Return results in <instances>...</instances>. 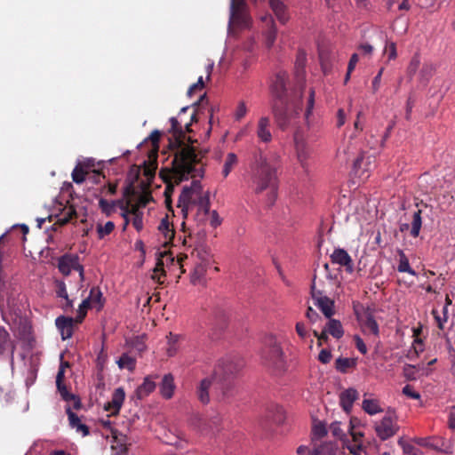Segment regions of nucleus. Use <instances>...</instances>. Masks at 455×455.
<instances>
[{
	"instance_id": "17",
	"label": "nucleus",
	"mask_w": 455,
	"mask_h": 455,
	"mask_svg": "<svg viewBox=\"0 0 455 455\" xmlns=\"http://www.w3.org/2000/svg\"><path fill=\"white\" fill-rule=\"evenodd\" d=\"M358 398V392L355 388H347L340 393L339 403L346 412H349L354 402Z\"/></svg>"
},
{
	"instance_id": "1",
	"label": "nucleus",
	"mask_w": 455,
	"mask_h": 455,
	"mask_svg": "<svg viewBox=\"0 0 455 455\" xmlns=\"http://www.w3.org/2000/svg\"><path fill=\"white\" fill-rule=\"evenodd\" d=\"M189 108L184 107L179 113L178 120L176 117L170 119L171 129L169 132L172 134L174 139L173 146L175 147L174 157L172 162L171 170H162L160 176L165 183L180 184L183 180L191 178L204 176V168L201 160L206 155L207 151H196V148L190 145H186L185 140L192 143L190 137L186 136V133L192 132L191 125L196 122V113L190 116V121L182 125V116L188 111Z\"/></svg>"
},
{
	"instance_id": "27",
	"label": "nucleus",
	"mask_w": 455,
	"mask_h": 455,
	"mask_svg": "<svg viewBox=\"0 0 455 455\" xmlns=\"http://www.w3.org/2000/svg\"><path fill=\"white\" fill-rule=\"evenodd\" d=\"M356 360L354 358L339 357L335 361V369L341 373H347L350 369L355 368Z\"/></svg>"
},
{
	"instance_id": "3",
	"label": "nucleus",
	"mask_w": 455,
	"mask_h": 455,
	"mask_svg": "<svg viewBox=\"0 0 455 455\" xmlns=\"http://www.w3.org/2000/svg\"><path fill=\"white\" fill-rule=\"evenodd\" d=\"M243 366L244 362L239 356H228L219 363L212 379L220 385L223 397L233 395L234 379Z\"/></svg>"
},
{
	"instance_id": "7",
	"label": "nucleus",
	"mask_w": 455,
	"mask_h": 455,
	"mask_svg": "<svg viewBox=\"0 0 455 455\" xmlns=\"http://www.w3.org/2000/svg\"><path fill=\"white\" fill-rule=\"evenodd\" d=\"M195 259V267L191 275V282L193 283H200L203 282L205 273L214 262L211 251L205 246L200 245L195 248L191 253Z\"/></svg>"
},
{
	"instance_id": "52",
	"label": "nucleus",
	"mask_w": 455,
	"mask_h": 455,
	"mask_svg": "<svg viewBox=\"0 0 455 455\" xmlns=\"http://www.w3.org/2000/svg\"><path fill=\"white\" fill-rule=\"evenodd\" d=\"M403 394L409 398L419 400L420 399V394L414 390L411 385H406L403 388Z\"/></svg>"
},
{
	"instance_id": "6",
	"label": "nucleus",
	"mask_w": 455,
	"mask_h": 455,
	"mask_svg": "<svg viewBox=\"0 0 455 455\" xmlns=\"http://www.w3.org/2000/svg\"><path fill=\"white\" fill-rule=\"evenodd\" d=\"M263 363L277 371L284 368V356L280 343L273 335H267L264 339V346L261 351Z\"/></svg>"
},
{
	"instance_id": "15",
	"label": "nucleus",
	"mask_w": 455,
	"mask_h": 455,
	"mask_svg": "<svg viewBox=\"0 0 455 455\" xmlns=\"http://www.w3.org/2000/svg\"><path fill=\"white\" fill-rule=\"evenodd\" d=\"M74 320L72 317L59 316L55 320V324L60 331L62 339H67L72 337Z\"/></svg>"
},
{
	"instance_id": "16",
	"label": "nucleus",
	"mask_w": 455,
	"mask_h": 455,
	"mask_svg": "<svg viewBox=\"0 0 455 455\" xmlns=\"http://www.w3.org/2000/svg\"><path fill=\"white\" fill-rule=\"evenodd\" d=\"M79 259V256L77 254H64L58 260V268L60 272L64 275H68L73 268L75 267V264H76V260Z\"/></svg>"
},
{
	"instance_id": "37",
	"label": "nucleus",
	"mask_w": 455,
	"mask_h": 455,
	"mask_svg": "<svg viewBox=\"0 0 455 455\" xmlns=\"http://www.w3.org/2000/svg\"><path fill=\"white\" fill-rule=\"evenodd\" d=\"M422 225L421 210L414 212L411 221V235L413 237H417L419 235V231Z\"/></svg>"
},
{
	"instance_id": "23",
	"label": "nucleus",
	"mask_w": 455,
	"mask_h": 455,
	"mask_svg": "<svg viewBox=\"0 0 455 455\" xmlns=\"http://www.w3.org/2000/svg\"><path fill=\"white\" fill-rule=\"evenodd\" d=\"M315 306L322 311L326 318H331L334 315V302L326 296L317 298Z\"/></svg>"
},
{
	"instance_id": "18",
	"label": "nucleus",
	"mask_w": 455,
	"mask_h": 455,
	"mask_svg": "<svg viewBox=\"0 0 455 455\" xmlns=\"http://www.w3.org/2000/svg\"><path fill=\"white\" fill-rule=\"evenodd\" d=\"M212 378L202 379L196 387L197 399L203 403L207 404L210 402L209 389L212 384Z\"/></svg>"
},
{
	"instance_id": "59",
	"label": "nucleus",
	"mask_w": 455,
	"mask_h": 455,
	"mask_svg": "<svg viewBox=\"0 0 455 455\" xmlns=\"http://www.w3.org/2000/svg\"><path fill=\"white\" fill-rule=\"evenodd\" d=\"M204 87V83L203 80V76H200L197 80V83L192 84L188 90V95L191 97L196 91H201Z\"/></svg>"
},
{
	"instance_id": "33",
	"label": "nucleus",
	"mask_w": 455,
	"mask_h": 455,
	"mask_svg": "<svg viewBox=\"0 0 455 455\" xmlns=\"http://www.w3.org/2000/svg\"><path fill=\"white\" fill-rule=\"evenodd\" d=\"M89 299V304H96L98 305V310L101 309L104 305L103 295L100 289L97 286H93L91 291L89 297L86 299Z\"/></svg>"
},
{
	"instance_id": "24",
	"label": "nucleus",
	"mask_w": 455,
	"mask_h": 455,
	"mask_svg": "<svg viewBox=\"0 0 455 455\" xmlns=\"http://www.w3.org/2000/svg\"><path fill=\"white\" fill-rule=\"evenodd\" d=\"M324 329L327 330V332L331 335L333 338L339 339L344 335V329L342 327L341 323L339 320L328 318Z\"/></svg>"
},
{
	"instance_id": "41",
	"label": "nucleus",
	"mask_w": 455,
	"mask_h": 455,
	"mask_svg": "<svg viewBox=\"0 0 455 455\" xmlns=\"http://www.w3.org/2000/svg\"><path fill=\"white\" fill-rule=\"evenodd\" d=\"M419 64H420L419 55L418 53H416L411 58V60L409 63V66L407 68V74L410 78H412V76L416 74L417 70L419 68Z\"/></svg>"
},
{
	"instance_id": "51",
	"label": "nucleus",
	"mask_w": 455,
	"mask_h": 455,
	"mask_svg": "<svg viewBox=\"0 0 455 455\" xmlns=\"http://www.w3.org/2000/svg\"><path fill=\"white\" fill-rule=\"evenodd\" d=\"M306 61H307V59H306L305 52H299L297 55V60L295 62V68H296L297 74L303 71L304 67L306 65Z\"/></svg>"
},
{
	"instance_id": "56",
	"label": "nucleus",
	"mask_w": 455,
	"mask_h": 455,
	"mask_svg": "<svg viewBox=\"0 0 455 455\" xmlns=\"http://www.w3.org/2000/svg\"><path fill=\"white\" fill-rule=\"evenodd\" d=\"M383 72H384V68H381L379 70V72L376 75V76L372 80L371 91H372L373 93H376L379 91V87H380L381 76H382Z\"/></svg>"
},
{
	"instance_id": "40",
	"label": "nucleus",
	"mask_w": 455,
	"mask_h": 455,
	"mask_svg": "<svg viewBox=\"0 0 455 455\" xmlns=\"http://www.w3.org/2000/svg\"><path fill=\"white\" fill-rule=\"evenodd\" d=\"M363 409L370 415H374L382 411L379 405V403L376 400L369 399L363 400Z\"/></svg>"
},
{
	"instance_id": "26",
	"label": "nucleus",
	"mask_w": 455,
	"mask_h": 455,
	"mask_svg": "<svg viewBox=\"0 0 455 455\" xmlns=\"http://www.w3.org/2000/svg\"><path fill=\"white\" fill-rule=\"evenodd\" d=\"M435 72V66L431 62H425L419 74V83L427 85Z\"/></svg>"
},
{
	"instance_id": "55",
	"label": "nucleus",
	"mask_w": 455,
	"mask_h": 455,
	"mask_svg": "<svg viewBox=\"0 0 455 455\" xmlns=\"http://www.w3.org/2000/svg\"><path fill=\"white\" fill-rule=\"evenodd\" d=\"M66 412L68 414V420H69V425L72 428H76V426L81 423V420L80 419L78 418V416L72 411L71 408L70 407H68L66 409Z\"/></svg>"
},
{
	"instance_id": "57",
	"label": "nucleus",
	"mask_w": 455,
	"mask_h": 455,
	"mask_svg": "<svg viewBox=\"0 0 455 455\" xmlns=\"http://www.w3.org/2000/svg\"><path fill=\"white\" fill-rule=\"evenodd\" d=\"M160 138H161V132L157 130L153 131L148 137V140H150V142L156 151L158 150V148H159L158 144H159Z\"/></svg>"
},
{
	"instance_id": "28",
	"label": "nucleus",
	"mask_w": 455,
	"mask_h": 455,
	"mask_svg": "<svg viewBox=\"0 0 455 455\" xmlns=\"http://www.w3.org/2000/svg\"><path fill=\"white\" fill-rule=\"evenodd\" d=\"M397 253L399 255V263L397 266V270L400 273H408L413 276L417 275V273L414 269H412L410 266L409 259L405 255L403 250H398Z\"/></svg>"
},
{
	"instance_id": "58",
	"label": "nucleus",
	"mask_w": 455,
	"mask_h": 455,
	"mask_svg": "<svg viewBox=\"0 0 455 455\" xmlns=\"http://www.w3.org/2000/svg\"><path fill=\"white\" fill-rule=\"evenodd\" d=\"M313 334L315 337L317 338V346L318 347H321L323 346V342H327L329 338H328V332H327V330L323 328V330L322 331V332H318L317 331L314 330L313 331Z\"/></svg>"
},
{
	"instance_id": "49",
	"label": "nucleus",
	"mask_w": 455,
	"mask_h": 455,
	"mask_svg": "<svg viewBox=\"0 0 455 455\" xmlns=\"http://www.w3.org/2000/svg\"><path fill=\"white\" fill-rule=\"evenodd\" d=\"M55 292L57 297L68 299V294L67 291L66 283L63 281H55Z\"/></svg>"
},
{
	"instance_id": "45",
	"label": "nucleus",
	"mask_w": 455,
	"mask_h": 455,
	"mask_svg": "<svg viewBox=\"0 0 455 455\" xmlns=\"http://www.w3.org/2000/svg\"><path fill=\"white\" fill-rule=\"evenodd\" d=\"M115 228V224L112 221H108L104 226L98 225L97 232L99 235V238H103L105 235H109Z\"/></svg>"
},
{
	"instance_id": "9",
	"label": "nucleus",
	"mask_w": 455,
	"mask_h": 455,
	"mask_svg": "<svg viewBox=\"0 0 455 455\" xmlns=\"http://www.w3.org/2000/svg\"><path fill=\"white\" fill-rule=\"evenodd\" d=\"M399 429L396 416L394 411H387L383 419L376 423L377 435L383 441L394 436Z\"/></svg>"
},
{
	"instance_id": "42",
	"label": "nucleus",
	"mask_w": 455,
	"mask_h": 455,
	"mask_svg": "<svg viewBox=\"0 0 455 455\" xmlns=\"http://www.w3.org/2000/svg\"><path fill=\"white\" fill-rule=\"evenodd\" d=\"M91 304H89V299H84L82 303L79 305L77 310V315L76 317V323H82L84 317L86 316L87 310L91 307Z\"/></svg>"
},
{
	"instance_id": "32",
	"label": "nucleus",
	"mask_w": 455,
	"mask_h": 455,
	"mask_svg": "<svg viewBox=\"0 0 455 455\" xmlns=\"http://www.w3.org/2000/svg\"><path fill=\"white\" fill-rule=\"evenodd\" d=\"M57 388L63 400L67 402L73 401V407L76 410L81 407L80 400L73 394L69 393L67 386L64 383H60V387H57Z\"/></svg>"
},
{
	"instance_id": "53",
	"label": "nucleus",
	"mask_w": 455,
	"mask_h": 455,
	"mask_svg": "<svg viewBox=\"0 0 455 455\" xmlns=\"http://www.w3.org/2000/svg\"><path fill=\"white\" fill-rule=\"evenodd\" d=\"M295 330H296L297 334L299 335V337L301 339H306L309 336L307 326L302 322H298L296 323Z\"/></svg>"
},
{
	"instance_id": "34",
	"label": "nucleus",
	"mask_w": 455,
	"mask_h": 455,
	"mask_svg": "<svg viewBox=\"0 0 455 455\" xmlns=\"http://www.w3.org/2000/svg\"><path fill=\"white\" fill-rule=\"evenodd\" d=\"M87 174V166L79 163L78 164L76 165L72 172V180L75 183L81 184L85 180Z\"/></svg>"
},
{
	"instance_id": "54",
	"label": "nucleus",
	"mask_w": 455,
	"mask_h": 455,
	"mask_svg": "<svg viewBox=\"0 0 455 455\" xmlns=\"http://www.w3.org/2000/svg\"><path fill=\"white\" fill-rule=\"evenodd\" d=\"M247 114V108L243 101H240L236 107L235 112V118L237 121H240L242 118H243Z\"/></svg>"
},
{
	"instance_id": "22",
	"label": "nucleus",
	"mask_w": 455,
	"mask_h": 455,
	"mask_svg": "<svg viewBox=\"0 0 455 455\" xmlns=\"http://www.w3.org/2000/svg\"><path fill=\"white\" fill-rule=\"evenodd\" d=\"M269 4L278 20L285 24L289 19L285 4L281 0H269Z\"/></svg>"
},
{
	"instance_id": "12",
	"label": "nucleus",
	"mask_w": 455,
	"mask_h": 455,
	"mask_svg": "<svg viewBox=\"0 0 455 455\" xmlns=\"http://www.w3.org/2000/svg\"><path fill=\"white\" fill-rule=\"evenodd\" d=\"M330 257L333 264L344 267L345 270L349 274L354 272L353 259L347 251L344 249L336 248Z\"/></svg>"
},
{
	"instance_id": "50",
	"label": "nucleus",
	"mask_w": 455,
	"mask_h": 455,
	"mask_svg": "<svg viewBox=\"0 0 455 455\" xmlns=\"http://www.w3.org/2000/svg\"><path fill=\"white\" fill-rule=\"evenodd\" d=\"M164 276H165L164 263L162 262V260L159 259L156 265V267L154 268L152 278L156 280L159 283H163L164 281H162L161 278Z\"/></svg>"
},
{
	"instance_id": "21",
	"label": "nucleus",
	"mask_w": 455,
	"mask_h": 455,
	"mask_svg": "<svg viewBox=\"0 0 455 455\" xmlns=\"http://www.w3.org/2000/svg\"><path fill=\"white\" fill-rule=\"evenodd\" d=\"M153 379L152 376L146 377L143 383L137 387L135 395L138 399H143L155 390L156 383Z\"/></svg>"
},
{
	"instance_id": "62",
	"label": "nucleus",
	"mask_w": 455,
	"mask_h": 455,
	"mask_svg": "<svg viewBox=\"0 0 455 455\" xmlns=\"http://www.w3.org/2000/svg\"><path fill=\"white\" fill-rule=\"evenodd\" d=\"M354 340H355V347L358 349V351L361 354L365 355L368 350H367V347H366L364 341L363 340V339L360 338L358 335H355L354 337Z\"/></svg>"
},
{
	"instance_id": "43",
	"label": "nucleus",
	"mask_w": 455,
	"mask_h": 455,
	"mask_svg": "<svg viewBox=\"0 0 455 455\" xmlns=\"http://www.w3.org/2000/svg\"><path fill=\"white\" fill-rule=\"evenodd\" d=\"M423 342L420 338L416 337V339L413 341L412 345V351H410L407 357L409 359H413L414 357H417L420 352L423 351Z\"/></svg>"
},
{
	"instance_id": "46",
	"label": "nucleus",
	"mask_w": 455,
	"mask_h": 455,
	"mask_svg": "<svg viewBox=\"0 0 455 455\" xmlns=\"http://www.w3.org/2000/svg\"><path fill=\"white\" fill-rule=\"evenodd\" d=\"M403 374L407 380H416L418 379L416 366L412 364H405Z\"/></svg>"
},
{
	"instance_id": "39",
	"label": "nucleus",
	"mask_w": 455,
	"mask_h": 455,
	"mask_svg": "<svg viewBox=\"0 0 455 455\" xmlns=\"http://www.w3.org/2000/svg\"><path fill=\"white\" fill-rule=\"evenodd\" d=\"M327 428L325 424L322 421H318L314 424L312 428V439H321L327 435Z\"/></svg>"
},
{
	"instance_id": "48",
	"label": "nucleus",
	"mask_w": 455,
	"mask_h": 455,
	"mask_svg": "<svg viewBox=\"0 0 455 455\" xmlns=\"http://www.w3.org/2000/svg\"><path fill=\"white\" fill-rule=\"evenodd\" d=\"M329 430L334 437L339 440H343L346 437L345 432L340 427V422L331 423Z\"/></svg>"
},
{
	"instance_id": "11",
	"label": "nucleus",
	"mask_w": 455,
	"mask_h": 455,
	"mask_svg": "<svg viewBox=\"0 0 455 455\" xmlns=\"http://www.w3.org/2000/svg\"><path fill=\"white\" fill-rule=\"evenodd\" d=\"M358 320L361 323L362 330L366 334H372L374 336H379V324L376 322L372 310L367 307L361 317H358Z\"/></svg>"
},
{
	"instance_id": "44",
	"label": "nucleus",
	"mask_w": 455,
	"mask_h": 455,
	"mask_svg": "<svg viewBox=\"0 0 455 455\" xmlns=\"http://www.w3.org/2000/svg\"><path fill=\"white\" fill-rule=\"evenodd\" d=\"M315 106V91L313 88L310 89L309 97L307 99V108L305 112V120L307 125H309V116Z\"/></svg>"
},
{
	"instance_id": "19",
	"label": "nucleus",
	"mask_w": 455,
	"mask_h": 455,
	"mask_svg": "<svg viewBox=\"0 0 455 455\" xmlns=\"http://www.w3.org/2000/svg\"><path fill=\"white\" fill-rule=\"evenodd\" d=\"M261 20L266 23V26L267 27L265 32L266 44L270 48L276 39V29L274 25V20L271 15H265L261 17Z\"/></svg>"
},
{
	"instance_id": "13",
	"label": "nucleus",
	"mask_w": 455,
	"mask_h": 455,
	"mask_svg": "<svg viewBox=\"0 0 455 455\" xmlns=\"http://www.w3.org/2000/svg\"><path fill=\"white\" fill-rule=\"evenodd\" d=\"M256 134L261 142L269 143L272 140L271 122L268 116H261L259 119Z\"/></svg>"
},
{
	"instance_id": "4",
	"label": "nucleus",
	"mask_w": 455,
	"mask_h": 455,
	"mask_svg": "<svg viewBox=\"0 0 455 455\" xmlns=\"http://www.w3.org/2000/svg\"><path fill=\"white\" fill-rule=\"evenodd\" d=\"M271 109L277 127L284 131L293 125L299 117L301 111V95L298 100H274Z\"/></svg>"
},
{
	"instance_id": "64",
	"label": "nucleus",
	"mask_w": 455,
	"mask_h": 455,
	"mask_svg": "<svg viewBox=\"0 0 455 455\" xmlns=\"http://www.w3.org/2000/svg\"><path fill=\"white\" fill-rule=\"evenodd\" d=\"M141 206L139 204H132L130 202V204H129V207H128V213L129 214H132V216H136V214L138 215H143V212H140V209Z\"/></svg>"
},
{
	"instance_id": "47",
	"label": "nucleus",
	"mask_w": 455,
	"mask_h": 455,
	"mask_svg": "<svg viewBox=\"0 0 455 455\" xmlns=\"http://www.w3.org/2000/svg\"><path fill=\"white\" fill-rule=\"evenodd\" d=\"M159 230H161L164 234V236L167 238H171L174 235V231L173 229L171 228V225H170V222L168 220V218L165 217L164 219H163L161 220V223L159 225Z\"/></svg>"
},
{
	"instance_id": "31",
	"label": "nucleus",
	"mask_w": 455,
	"mask_h": 455,
	"mask_svg": "<svg viewBox=\"0 0 455 455\" xmlns=\"http://www.w3.org/2000/svg\"><path fill=\"white\" fill-rule=\"evenodd\" d=\"M413 442L422 447H427L434 450H442L439 446V443L443 441L436 437H417L413 439Z\"/></svg>"
},
{
	"instance_id": "8",
	"label": "nucleus",
	"mask_w": 455,
	"mask_h": 455,
	"mask_svg": "<svg viewBox=\"0 0 455 455\" xmlns=\"http://www.w3.org/2000/svg\"><path fill=\"white\" fill-rule=\"evenodd\" d=\"M251 19L248 5L244 0H231L229 25L245 28L251 25Z\"/></svg>"
},
{
	"instance_id": "61",
	"label": "nucleus",
	"mask_w": 455,
	"mask_h": 455,
	"mask_svg": "<svg viewBox=\"0 0 455 455\" xmlns=\"http://www.w3.org/2000/svg\"><path fill=\"white\" fill-rule=\"evenodd\" d=\"M331 352L329 349H322L318 355V360L322 363H328L331 359Z\"/></svg>"
},
{
	"instance_id": "25",
	"label": "nucleus",
	"mask_w": 455,
	"mask_h": 455,
	"mask_svg": "<svg viewBox=\"0 0 455 455\" xmlns=\"http://www.w3.org/2000/svg\"><path fill=\"white\" fill-rule=\"evenodd\" d=\"M338 445L336 443L329 442L323 443L316 447L310 452L311 455H336Z\"/></svg>"
},
{
	"instance_id": "2",
	"label": "nucleus",
	"mask_w": 455,
	"mask_h": 455,
	"mask_svg": "<svg viewBox=\"0 0 455 455\" xmlns=\"http://www.w3.org/2000/svg\"><path fill=\"white\" fill-rule=\"evenodd\" d=\"M253 183L257 194L267 191V203L273 205L277 196L276 167L268 163L266 156L259 155L254 172Z\"/></svg>"
},
{
	"instance_id": "36",
	"label": "nucleus",
	"mask_w": 455,
	"mask_h": 455,
	"mask_svg": "<svg viewBox=\"0 0 455 455\" xmlns=\"http://www.w3.org/2000/svg\"><path fill=\"white\" fill-rule=\"evenodd\" d=\"M237 156L235 153H228L227 155L222 171V174L225 178L228 177L233 168L237 164Z\"/></svg>"
},
{
	"instance_id": "14",
	"label": "nucleus",
	"mask_w": 455,
	"mask_h": 455,
	"mask_svg": "<svg viewBox=\"0 0 455 455\" xmlns=\"http://www.w3.org/2000/svg\"><path fill=\"white\" fill-rule=\"evenodd\" d=\"M125 398V393L123 387L116 388L113 395L112 398L109 402L105 403L104 409L107 411H110L112 415H116L119 413V411L123 405V403Z\"/></svg>"
},
{
	"instance_id": "10",
	"label": "nucleus",
	"mask_w": 455,
	"mask_h": 455,
	"mask_svg": "<svg viewBox=\"0 0 455 455\" xmlns=\"http://www.w3.org/2000/svg\"><path fill=\"white\" fill-rule=\"evenodd\" d=\"M287 81L288 74L286 71L282 70L276 73L271 85L272 93L275 97L274 100H289L287 95Z\"/></svg>"
},
{
	"instance_id": "20",
	"label": "nucleus",
	"mask_w": 455,
	"mask_h": 455,
	"mask_svg": "<svg viewBox=\"0 0 455 455\" xmlns=\"http://www.w3.org/2000/svg\"><path fill=\"white\" fill-rule=\"evenodd\" d=\"M175 390L173 376L171 373L165 374L160 385V392L165 399H171Z\"/></svg>"
},
{
	"instance_id": "63",
	"label": "nucleus",
	"mask_w": 455,
	"mask_h": 455,
	"mask_svg": "<svg viewBox=\"0 0 455 455\" xmlns=\"http://www.w3.org/2000/svg\"><path fill=\"white\" fill-rule=\"evenodd\" d=\"M132 226L137 231H140L143 228V215L136 214V216H133Z\"/></svg>"
},
{
	"instance_id": "30",
	"label": "nucleus",
	"mask_w": 455,
	"mask_h": 455,
	"mask_svg": "<svg viewBox=\"0 0 455 455\" xmlns=\"http://www.w3.org/2000/svg\"><path fill=\"white\" fill-rule=\"evenodd\" d=\"M116 363L120 369H126L131 372L136 368V359L128 353H124L116 361Z\"/></svg>"
},
{
	"instance_id": "60",
	"label": "nucleus",
	"mask_w": 455,
	"mask_h": 455,
	"mask_svg": "<svg viewBox=\"0 0 455 455\" xmlns=\"http://www.w3.org/2000/svg\"><path fill=\"white\" fill-rule=\"evenodd\" d=\"M306 316L309 320L311 323H315L318 320H321V316L319 314L314 310L311 307H307V310L306 312Z\"/></svg>"
},
{
	"instance_id": "38",
	"label": "nucleus",
	"mask_w": 455,
	"mask_h": 455,
	"mask_svg": "<svg viewBox=\"0 0 455 455\" xmlns=\"http://www.w3.org/2000/svg\"><path fill=\"white\" fill-rule=\"evenodd\" d=\"M99 207L107 217H110L116 212V204L104 198L99 200Z\"/></svg>"
},
{
	"instance_id": "35",
	"label": "nucleus",
	"mask_w": 455,
	"mask_h": 455,
	"mask_svg": "<svg viewBox=\"0 0 455 455\" xmlns=\"http://www.w3.org/2000/svg\"><path fill=\"white\" fill-rule=\"evenodd\" d=\"M77 217L76 211L73 205L65 207L63 212L60 213L57 223L63 226L68 223L71 220Z\"/></svg>"
},
{
	"instance_id": "5",
	"label": "nucleus",
	"mask_w": 455,
	"mask_h": 455,
	"mask_svg": "<svg viewBox=\"0 0 455 455\" xmlns=\"http://www.w3.org/2000/svg\"><path fill=\"white\" fill-rule=\"evenodd\" d=\"M189 204H198L199 209L208 214L210 211L209 192L203 193L201 182L193 180L190 187H185L179 196L178 207L181 208L184 215H187Z\"/></svg>"
},
{
	"instance_id": "29",
	"label": "nucleus",
	"mask_w": 455,
	"mask_h": 455,
	"mask_svg": "<svg viewBox=\"0 0 455 455\" xmlns=\"http://www.w3.org/2000/svg\"><path fill=\"white\" fill-rule=\"evenodd\" d=\"M295 148L297 151V156L303 167H305V164L309 156V149L306 146L303 140H299L298 137H295Z\"/></svg>"
}]
</instances>
